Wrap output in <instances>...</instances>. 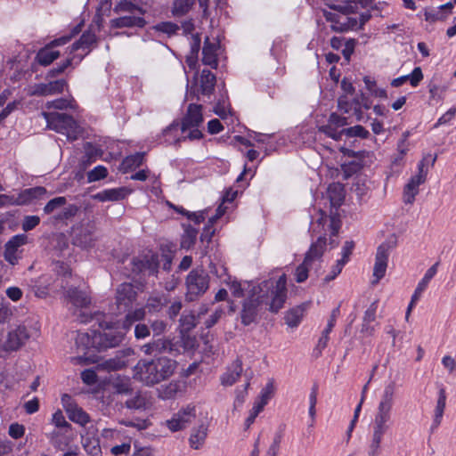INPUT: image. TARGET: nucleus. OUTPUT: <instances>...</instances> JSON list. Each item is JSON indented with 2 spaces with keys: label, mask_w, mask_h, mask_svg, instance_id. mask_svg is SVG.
Wrapping results in <instances>:
<instances>
[{
  "label": "nucleus",
  "mask_w": 456,
  "mask_h": 456,
  "mask_svg": "<svg viewBox=\"0 0 456 456\" xmlns=\"http://www.w3.org/2000/svg\"><path fill=\"white\" fill-rule=\"evenodd\" d=\"M67 203V200L63 196L53 198L49 200L48 203L43 208L45 215H51L57 211L59 208L64 207Z\"/></svg>",
  "instance_id": "nucleus-47"
},
{
  "label": "nucleus",
  "mask_w": 456,
  "mask_h": 456,
  "mask_svg": "<svg viewBox=\"0 0 456 456\" xmlns=\"http://www.w3.org/2000/svg\"><path fill=\"white\" fill-rule=\"evenodd\" d=\"M203 121L202 106L196 103L189 104L181 122V131L185 135L176 138L175 142L179 143L181 141L187 139L190 141L201 139L203 134L200 127Z\"/></svg>",
  "instance_id": "nucleus-5"
},
{
  "label": "nucleus",
  "mask_w": 456,
  "mask_h": 456,
  "mask_svg": "<svg viewBox=\"0 0 456 456\" xmlns=\"http://www.w3.org/2000/svg\"><path fill=\"white\" fill-rule=\"evenodd\" d=\"M446 403V392L444 387H440L438 392V398L436 402V406L435 409V416L433 419V424L431 426V429L434 430L436 428L441 421L444 415V408Z\"/></svg>",
  "instance_id": "nucleus-33"
},
{
  "label": "nucleus",
  "mask_w": 456,
  "mask_h": 456,
  "mask_svg": "<svg viewBox=\"0 0 456 456\" xmlns=\"http://www.w3.org/2000/svg\"><path fill=\"white\" fill-rule=\"evenodd\" d=\"M168 303L167 297L164 294L151 296L145 305V310L156 314L160 312Z\"/></svg>",
  "instance_id": "nucleus-35"
},
{
  "label": "nucleus",
  "mask_w": 456,
  "mask_h": 456,
  "mask_svg": "<svg viewBox=\"0 0 456 456\" xmlns=\"http://www.w3.org/2000/svg\"><path fill=\"white\" fill-rule=\"evenodd\" d=\"M71 100L65 98H59L46 103V108L55 110H65L68 108H73Z\"/></svg>",
  "instance_id": "nucleus-57"
},
{
  "label": "nucleus",
  "mask_w": 456,
  "mask_h": 456,
  "mask_svg": "<svg viewBox=\"0 0 456 456\" xmlns=\"http://www.w3.org/2000/svg\"><path fill=\"white\" fill-rule=\"evenodd\" d=\"M108 175V170L104 166L99 165L87 173L89 183L96 182L105 178Z\"/></svg>",
  "instance_id": "nucleus-54"
},
{
  "label": "nucleus",
  "mask_w": 456,
  "mask_h": 456,
  "mask_svg": "<svg viewBox=\"0 0 456 456\" xmlns=\"http://www.w3.org/2000/svg\"><path fill=\"white\" fill-rule=\"evenodd\" d=\"M197 235V229L191 226L186 227L182 237L181 247L183 248H190L195 243Z\"/></svg>",
  "instance_id": "nucleus-46"
},
{
  "label": "nucleus",
  "mask_w": 456,
  "mask_h": 456,
  "mask_svg": "<svg viewBox=\"0 0 456 456\" xmlns=\"http://www.w3.org/2000/svg\"><path fill=\"white\" fill-rule=\"evenodd\" d=\"M195 0H175L172 13L175 16H183L186 14L194 4Z\"/></svg>",
  "instance_id": "nucleus-43"
},
{
  "label": "nucleus",
  "mask_w": 456,
  "mask_h": 456,
  "mask_svg": "<svg viewBox=\"0 0 456 456\" xmlns=\"http://www.w3.org/2000/svg\"><path fill=\"white\" fill-rule=\"evenodd\" d=\"M137 292L132 283L124 282L117 288L116 304L119 313L127 311L135 301Z\"/></svg>",
  "instance_id": "nucleus-13"
},
{
  "label": "nucleus",
  "mask_w": 456,
  "mask_h": 456,
  "mask_svg": "<svg viewBox=\"0 0 456 456\" xmlns=\"http://www.w3.org/2000/svg\"><path fill=\"white\" fill-rule=\"evenodd\" d=\"M439 262L435 263L431 267H429L426 273L424 274L423 278L419 281L418 283L415 291L411 297V303L408 306V312L411 311L412 305L419 300L423 291L428 288V283L433 279V277L436 274L437 269L439 266ZM409 313H407L408 314Z\"/></svg>",
  "instance_id": "nucleus-22"
},
{
  "label": "nucleus",
  "mask_w": 456,
  "mask_h": 456,
  "mask_svg": "<svg viewBox=\"0 0 456 456\" xmlns=\"http://www.w3.org/2000/svg\"><path fill=\"white\" fill-rule=\"evenodd\" d=\"M144 160V153L136 152L135 154L127 156L122 162V166L126 171L133 170L140 167Z\"/></svg>",
  "instance_id": "nucleus-42"
},
{
  "label": "nucleus",
  "mask_w": 456,
  "mask_h": 456,
  "mask_svg": "<svg viewBox=\"0 0 456 456\" xmlns=\"http://www.w3.org/2000/svg\"><path fill=\"white\" fill-rule=\"evenodd\" d=\"M196 419V410L194 406L187 405L179 410L170 419L166 421L167 427L172 432H176L186 428Z\"/></svg>",
  "instance_id": "nucleus-10"
},
{
  "label": "nucleus",
  "mask_w": 456,
  "mask_h": 456,
  "mask_svg": "<svg viewBox=\"0 0 456 456\" xmlns=\"http://www.w3.org/2000/svg\"><path fill=\"white\" fill-rule=\"evenodd\" d=\"M94 321L99 329L94 330L91 338L93 346L99 350L118 346L125 338L126 330L120 324L119 321L113 322L111 317L103 313H94L90 317L81 316L82 322Z\"/></svg>",
  "instance_id": "nucleus-3"
},
{
  "label": "nucleus",
  "mask_w": 456,
  "mask_h": 456,
  "mask_svg": "<svg viewBox=\"0 0 456 456\" xmlns=\"http://www.w3.org/2000/svg\"><path fill=\"white\" fill-rule=\"evenodd\" d=\"M68 86L65 79L50 81L49 83H38L30 86L28 94L30 96H49L61 94Z\"/></svg>",
  "instance_id": "nucleus-14"
},
{
  "label": "nucleus",
  "mask_w": 456,
  "mask_h": 456,
  "mask_svg": "<svg viewBox=\"0 0 456 456\" xmlns=\"http://www.w3.org/2000/svg\"><path fill=\"white\" fill-rule=\"evenodd\" d=\"M362 164L360 160H352L342 166V170L344 172V178L347 179L357 174L362 168Z\"/></svg>",
  "instance_id": "nucleus-52"
},
{
  "label": "nucleus",
  "mask_w": 456,
  "mask_h": 456,
  "mask_svg": "<svg viewBox=\"0 0 456 456\" xmlns=\"http://www.w3.org/2000/svg\"><path fill=\"white\" fill-rule=\"evenodd\" d=\"M68 432L62 430H53L48 436L51 444L57 450L64 451L68 448L70 438L67 435Z\"/></svg>",
  "instance_id": "nucleus-32"
},
{
  "label": "nucleus",
  "mask_w": 456,
  "mask_h": 456,
  "mask_svg": "<svg viewBox=\"0 0 456 456\" xmlns=\"http://www.w3.org/2000/svg\"><path fill=\"white\" fill-rule=\"evenodd\" d=\"M180 322L181 325L186 330H191L198 323L197 317L194 314H183L180 319Z\"/></svg>",
  "instance_id": "nucleus-63"
},
{
  "label": "nucleus",
  "mask_w": 456,
  "mask_h": 456,
  "mask_svg": "<svg viewBox=\"0 0 456 456\" xmlns=\"http://www.w3.org/2000/svg\"><path fill=\"white\" fill-rule=\"evenodd\" d=\"M242 362L237 358L228 368L226 372L221 376V383L224 386L233 385L242 373Z\"/></svg>",
  "instance_id": "nucleus-27"
},
{
  "label": "nucleus",
  "mask_w": 456,
  "mask_h": 456,
  "mask_svg": "<svg viewBox=\"0 0 456 456\" xmlns=\"http://www.w3.org/2000/svg\"><path fill=\"white\" fill-rule=\"evenodd\" d=\"M216 84V76L208 69H203L200 76V89L199 92L203 96L210 98L212 95L215 86Z\"/></svg>",
  "instance_id": "nucleus-26"
},
{
  "label": "nucleus",
  "mask_w": 456,
  "mask_h": 456,
  "mask_svg": "<svg viewBox=\"0 0 456 456\" xmlns=\"http://www.w3.org/2000/svg\"><path fill=\"white\" fill-rule=\"evenodd\" d=\"M129 191L126 187L106 189L94 194L93 199L100 202L118 201L125 199Z\"/></svg>",
  "instance_id": "nucleus-24"
},
{
  "label": "nucleus",
  "mask_w": 456,
  "mask_h": 456,
  "mask_svg": "<svg viewBox=\"0 0 456 456\" xmlns=\"http://www.w3.org/2000/svg\"><path fill=\"white\" fill-rule=\"evenodd\" d=\"M347 125V118L342 117L336 112H332L329 116L327 123L318 127V132L338 142L342 139L343 135H346V126Z\"/></svg>",
  "instance_id": "nucleus-8"
},
{
  "label": "nucleus",
  "mask_w": 456,
  "mask_h": 456,
  "mask_svg": "<svg viewBox=\"0 0 456 456\" xmlns=\"http://www.w3.org/2000/svg\"><path fill=\"white\" fill-rule=\"evenodd\" d=\"M391 426V414L376 411L372 422L371 442L381 443Z\"/></svg>",
  "instance_id": "nucleus-17"
},
{
  "label": "nucleus",
  "mask_w": 456,
  "mask_h": 456,
  "mask_svg": "<svg viewBox=\"0 0 456 456\" xmlns=\"http://www.w3.org/2000/svg\"><path fill=\"white\" fill-rule=\"evenodd\" d=\"M340 224L338 220L321 212V216L316 223L312 224L313 234L320 235L317 240L311 244L308 251L305 253L303 263L296 269L295 279L297 282L301 283L306 281L310 272H313L316 277L320 275L322 255L327 244L326 232L329 230L330 236H337Z\"/></svg>",
  "instance_id": "nucleus-2"
},
{
  "label": "nucleus",
  "mask_w": 456,
  "mask_h": 456,
  "mask_svg": "<svg viewBox=\"0 0 456 456\" xmlns=\"http://www.w3.org/2000/svg\"><path fill=\"white\" fill-rule=\"evenodd\" d=\"M145 311V308L142 307L129 311L120 324L127 331L135 322H139L144 319L146 314Z\"/></svg>",
  "instance_id": "nucleus-37"
},
{
  "label": "nucleus",
  "mask_w": 456,
  "mask_h": 456,
  "mask_svg": "<svg viewBox=\"0 0 456 456\" xmlns=\"http://www.w3.org/2000/svg\"><path fill=\"white\" fill-rule=\"evenodd\" d=\"M328 195L332 205H341L345 198L343 186L340 183L330 184L328 188Z\"/></svg>",
  "instance_id": "nucleus-41"
},
{
  "label": "nucleus",
  "mask_w": 456,
  "mask_h": 456,
  "mask_svg": "<svg viewBox=\"0 0 456 456\" xmlns=\"http://www.w3.org/2000/svg\"><path fill=\"white\" fill-rule=\"evenodd\" d=\"M133 354L134 350L131 348L119 351L115 357L104 361L102 366L109 371L121 370L127 365V361L126 358L132 355Z\"/></svg>",
  "instance_id": "nucleus-25"
},
{
  "label": "nucleus",
  "mask_w": 456,
  "mask_h": 456,
  "mask_svg": "<svg viewBox=\"0 0 456 456\" xmlns=\"http://www.w3.org/2000/svg\"><path fill=\"white\" fill-rule=\"evenodd\" d=\"M306 305H297L289 312H287L285 315V322L289 327H297L300 323L302 317L304 315V312L305 310Z\"/></svg>",
  "instance_id": "nucleus-36"
},
{
  "label": "nucleus",
  "mask_w": 456,
  "mask_h": 456,
  "mask_svg": "<svg viewBox=\"0 0 456 456\" xmlns=\"http://www.w3.org/2000/svg\"><path fill=\"white\" fill-rule=\"evenodd\" d=\"M176 368V361L167 356L142 359L134 368V378L145 386L152 387L169 379Z\"/></svg>",
  "instance_id": "nucleus-4"
},
{
  "label": "nucleus",
  "mask_w": 456,
  "mask_h": 456,
  "mask_svg": "<svg viewBox=\"0 0 456 456\" xmlns=\"http://www.w3.org/2000/svg\"><path fill=\"white\" fill-rule=\"evenodd\" d=\"M345 265L340 260H337L336 264L331 267L330 273L325 276L324 282L328 283L333 281L342 272Z\"/></svg>",
  "instance_id": "nucleus-62"
},
{
  "label": "nucleus",
  "mask_w": 456,
  "mask_h": 456,
  "mask_svg": "<svg viewBox=\"0 0 456 456\" xmlns=\"http://www.w3.org/2000/svg\"><path fill=\"white\" fill-rule=\"evenodd\" d=\"M29 338V333L25 326L19 325L7 333L3 348L6 352L16 351Z\"/></svg>",
  "instance_id": "nucleus-15"
},
{
  "label": "nucleus",
  "mask_w": 456,
  "mask_h": 456,
  "mask_svg": "<svg viewBox=\"0 0 456 456\" xmlns=\"http://www.w3.org/2000/svg\"><path fill=\"white\" fill-rule=\"evenodd\" d=\"M80 31V25L76 26L69 35L61 37L49 43L50 46H60L67 44L70 39Z\"/></svg>",
  "instance_id": "nucleus-59"
},
{
  "label": "nucleus",
  "mask_w": 456,
  "mask_h": 456,
  "mask_svg": "<svg viewBox=\"0 0 456 456\" xmlns=\"http://www.w3.org/2000/svg\"><path fill=\"white\" fill-rule=\"evenodd\" d=\"M68 297L71 303L77 307L87 306L91 300L86 292L80 291L77 289H69L68 290Z\"/></svg>",
  "instance_id": "nucleus-38"
},
{
  "label": "nucleus",
  "mask_w": 456,
  "mask_h": 456,
  "mask_svg": "<svg viewBox=\"0 0 456 456\" xmlns=\"http://www.w3.org/2000/svg\"><path fill=\"white\" fill-rule=\"evenodd\" d=\"M45 194L46 189L42 186L25 189L17 194H0V208L28 205L34 200L40 199Z\"/></svg>",
  "instance_id": "nucleus-7"
},
{
  "label": "nucleus",
  "mask_w": 456,
  "mask_h": 456,
  "mask_svg": "<svg viewBox=\"0 0 456 456\" xmlns=\"http://www.w3.org/2000/svg\"><path fill=\"white\" fill-rule=\"evenodd\" d=\"M395 245V240H387L379 246L373 268V276L375 277L373 283L379 282L385 276L389 253Z\"/></svg>",
  "instance_id": "nucleus-9"
},
{
  "label": "nucleus",
  "mask_w": 456,
  "mask_h": 456,
  "mask_svg": "<svg viewBox=\"0 0 456 456\" xmlns=\"http://www.w3.org/2000/svg\"><path fill=\"white\" fill-rule=\"evenodd\" d=\"M395 390L396 385L395 381H389L387 384H386L377 408V411L391 414L395 403Z\"/></svg>",
  "instance_id": "nucleus-20"
},
{
  "label": "nucleus",
  "mask_w": 456,
  "mask_h": 456,
  "mask_svg": "<svg viewBox=\"0 0 456 456\" xmlns=\"http://www.w3.org/2000/svg\"><path fill=\"white\" fill-rule=\"evenodd\" d=\"M153 29L171 37L177 33V31L180 29V27L171 21H163L153 26Z\"/></svg>",
  "instance_id": "nucleus-49"
},
{
  "label": "nucleus",
  "mask_w": 456,
  "mask_h": 456,
  "mask_svg": "<svg viewBox=\"0 0 456 456\" xmlns=\"http://www.w3.org/2000/svg\"><path fill=\"white\" fill-rule=\"evenodd\" d=\"M47 127L58 133L67 132L76 126L74 118L65 113L59 112H43Z\"/></svg>",
  "instance_id": "nucleus-11"
},
{
  "label": "nucleus",
  "mask_w": 456,
  "mask_h": 456,
  "mask_svg": "<svg viewBox=\"0 0 456 456\" xmlns=\"http://www.w3.org/2000/svg\"><path fill=\"white\" fill-rule=\"evenodd\" d=\"M27 236L25 234H18L12 236L4 245V258L12 265L18 264L20 256L19 255V248L26 244Z\"/></svg>",
  "instance_id": "nucleus-16"
},
{
  "label": "nucleus",
  "mask_w": 456,
  "mask_h": 456,
  "mask_svg": "<svg viewBox=\"0 0 456 456\" xmlns=\"http://www.w3.org/2000/svg\"><path fill=\"white\" fill-rule=\"evenodd\" d=\"M145 25L146 20L144 18L135 14L123 15L110 20V27L111 28H142Z\"/></svg>",
  "instance_id": "nucleus-19"
},
{
  "label": "nucleus",
  "mask_w": 456,
  "mask_h": 456,
  "mask_svg": "<svg viewBox=\"0 0 456 456\" xmlns=\"http://www.w3.org/2000/svg\"><path fill=\"white\" fill-rule=\"evenodd\" d=\"M183 385L180 381H172L167 385L158 388V396L162 400H169L175 398L182 392Z\"/></svg>",
  "instance_id": "nucleus-31"
},
{
  "label": "nucleus",
  "mask_w": 456,
  "mask_h": 456,
  "mask_svg": "<svg viewBox=\"0 0 456 456\" xmlns=\"http://www.w3.org/2000/svg\"><path fill=\"white\" fill-rule=\"evenodd\" d=\"M83 447L90 456H102V449L99 441L95 438H84Z\"/></svg>",
  "instance_id": "nucleus-44"
},
{
  "label": "nucleus",
  "mask_w": 456,
  "mask_h": 456,
  "mask_svg": "<svg viewBox=\"0 0 456 456\" xmlns=\"http://www.w3.org/2000/svg\"><path fill=\"white\" fill-rule=\"evenodd\" d=\"M61 403L71 421L81 426H86L90 422L89 415L77 404L69 395H62Z\"/></svg>",
  "instance_id": "nucleus-12"
},
{
  "label": "nucleus",
  "mask_w": 456,
  "mask_h": 456,
  "mask_svg": "<svg viewBox=\"0 0 456 456\" xmlns=\"http://www.w3.org/2000/svg\"><path fill=\"white\" fill-rule=\"evenodd\" d=\"M208 436V426L201 423L197 428H193L189 438L190 446L192 449L199 450L202 447Z\"/></svg>",
  "instance_id": "nucleus-30"
},
{
  "label": "nucleus",
  "mask_w": 456,
  "mask_h": 456,
  "mask_svg": "<svg viewBox=\"0 0 456 456\" xmlns=\"http://www.w3.org/2000/svg\"><path fill=\"white\" fill-rule=\"evenodd\" d=\"M145 354L171 353L174 350V344L170 339L158 338L142 346Z\"/></svg>",
  "instance_id": "nucleus-23"
},
{
  "label": "nucleus",
  "mask_w": 456,
  "mask_h": 456,
  "mask_svg": "<svg viewBox=\"0 0 456 456\" xmlns=\"http://www.w3.org/2000/svg\"><path fill=\"white\" fill-rule=\"evenodd\" d=\"M338 107L345 114H353L357 121L363 119V112L360 110V99L354 98L349 100L346 95H342L338 100Z\"/></svg>",
  "instance_id": "nucleus-21"
},
{
  "label": "nucleus",
  "mask_w": 456,
  "mask_h": 456,
  "mask_svg": "<svg viewBox=\"0 0 456 456\" xmlns=\"http://www.w3.org/2000/svg\"><path fill=\"white\" fill-rule=\"evenodd\" d=\"M52 423L55 426V429L69 432L71 425L66 420L61 410L56 411L52 416Z\"/></svg>",
  "instance_id": "nucleus-45"
},
{
  "label": "nucleus",
  "mask_w": 456,
  "mask_h": 456,
  "mask_svg": "<svg viewBox=\"0 0 456 456\" xmlns=\"http://www.w3.org/2000/svg\"><path fill=\"white\" fill-rule=\"evenodd\" d=\"M287 299V278L285 274L278 280L263 281L250 290L249 297L244 301L241 310V322L249 325L256 319L258 307L268 305L269 310L277 313L284 305Z\"/></svg>",
  "instance_id": "nucleus-1"
},
{
  "label": "nucleus",
  "mask_w": 456,
  "mask_h": 456,
  "mask_svg": "<svg viewBox=\"0 0 456 456\" xmlns=\"http://www.w3.org/2000/svg\"><path fill=\"white\" fill-rule=\"evenodd\" d=\"M96 43V35L90 31H85L80 38L72 44L70 47V53L78 51L83 50L86 51V54L90 53L92 46Z\"/></svg>",
  "instance_id": "nucleus-29"
},
{
  "label": "nucleus",
  "mask_w": 456,
  "mask_h": 456,
  "mask_svg": "<svg viewBox=\"0 0 456 456\" xmlns=\"http://www.w3.org/2000/svg\"><path fill=\"white\" fill-rule=\"evenodd\" d=\"M130 394L132 396L128 398L125 403L126 408L133 410H142L146 407L147 400L141 391H136L134 393L132 392Z\"/></svg>",
  "instance_id": "nucleus-39"
},
{
  "label": "nucleus",
  "mask_w": 456,
  "mask_h": 456,
  "mask_svg": "<svg viewBox=\"0 0 456 456\" xmlns=\"http://www.w3.org/2000/svg\"><path fill=\"white\" fill-rule=\"evenodd\" d=\"M221 215L222 212H220L218 208L216 215L209 218L208 224L204 227V230L200 235L201 241L206 240L207 242H209L211 240V238L215 233V229H213L212 227L213 224L214 222H216V219L220 217Z\"/></svg>",
  "instance_id": "nucleus-51"
},
{
  "label": "nucleus",
  "mask_w": 456,
  "mask_h": 456,
  "mask_svg": "<svg viewBox=\"0 0 456 456\" xmlns=\"http://www.w3.org/2000/svg\"><path fill=\"white\" fill-rule=\"evenodd\" d=\"M137 5L129 0H120L113 8V12L117 14L126 12L128 14H134Z\"/></svg>",
  "instance_id": "nucleus-53"
},
{
  "label": "nucleus",
  "mask_w": 456,
  "mask_h": 456,
  "mask_svg": "<svg viewBox=\"0 0 456 456\" xmlns=\"http://www.w3.org/2000/svg\"><path fill=\"white\" fill-rule=\"evenodd\" d=\"M94 231L95 227L94 224H87L80 227L74 232L73 244L82 248H93L96 241Z\"/></svg>",
  "instance_id": "nucleus-18"
},
{
  "label": "nucleus",
  "mask_w": 456,
  "mask_h": 456,
  "mask_svg": "<svg viewBox=\"0 0 456 456\" xmlns=\"http://www.w3.org/2000/svg\"><path fill=\"white\" fill-rule=\"evenodd\" d=\"M59 56L60 52L53 50V47L48 44L37 52L36 61L42 66H48L58 59Z\"/></svg>",
  "instance_id": "nucleus-34"
},
{
  "label": "nucleus",
  "mask_w": 456,
  "mask_h": 456,
  "mask_svg": "<svg viewBox=\"0 0 456 456\" xmlns=\"http://www.w3.org/2000/svg\"><path fill=\"white\" fill-rule=\"evenodd\" d=\"M408 77V81L411 86L416 87L419 86L420 81L423 79V73L419 67L414 68L411 74L406 75Z\"/></svg>",
  "instance_id": "nucleus-64"
},
{
  "label": "nucleus",
  "mask_w": 456,
  "mask_h": 456,
  "mask_svg": "<svg viewBox=\"0 0 456 456\" xmlns=\"http://www.w3.org/2000/svg\"><path fill=\"white\" fill-rule=\"evenodd\" d=\"M40 223V218L37 216H27L22 222V230L28 232L37 226Z\"/></svg>",
  "instance_id": "nucleus-61"
},
{
  "label": "nucleus",
  "mask_w": 456,
  "mask_h": 456,
  "mask_svg": "<svg viewBox=\"0 0 456 456\" xmlns=\"http://www.w3.org/2000/svg\"><path fill=\"white\" fill-rule=\"evenodd\" d=\"M418 193L419 185H417L415 182L409 181L403 189V202L412 204Z\"/></svg>",
  "instance_id": "nucleus-48"
},
{
  "label": "nucleus",
  "mask_w": 456,
  "mask_h": 456,
  "mask_svg": "<svg viewBox=\"0 0 456 456\" xmlns=\"http://www.w3.org/2000/svg\"><path fill=\"white\" fill-rule=\"evenodd\" d=\"M186 299L194 301L209 288V276L203 269H192L186 277Z\"/></svg>",
  "instance_id": "nucleus-6"
},
{
  "label": "nucleus",
  "mask_w": 456,
  "mask_h": 456,
  "mask_svg": "<svg viewBox=\"0 0 456 456\" xmlns=\"http://www.w3.org/2000/svg\"><path fill=\"white\" fill-rule=\"evenodd\" d=\"M73 59L68 58L63 62L60 63L57 67L51 69L46 73V78H53L65 71L72 63Z\"/></svg>",
  "instance_id": "nucleus-58"
},
{
  "label": "nucleus",
  "mask_w": 456,
  "mask_h": 456,
  "mask_svg": "<svg viewBox=\"0 0 456 456\" xmlns=\"http://www.w3.org/2000/svg\"><path fill=\"white\" fill-rule=\"evenodd\" d=\"M346 135L347 137H360L365 139L369 137L370 133L363 126L357 125L352 127H347Z\"/></svg>",
  "instance_id": "nucleus-56"
},
{
  "label": "nucleus",
  "mask_w": 456,
  "mask_h": 456,
  "mask_svg": "<svg viewBox=\"0 0 456 456\" xmlns=\"http://www.w3.org/2000/svg\"><path fill=\"white\" fill-rule=\"evenodd\" d=\"M427 174H428V170L425 169V160L422 159L419 164H418V174H416L415 175H413L410 181L411 182H415V183L417 185H420L422 183H425L426 181V178H427Z\"/></svg>",
  "instance_id": "nucleus-55"
},
{
  "label": "nucleus",
  "mask_w": 456,
  "mask_h": 456,
  "mask_svg": "<svg viewBox=\"0 0 456 456\" xmlns=\"http://www.w3.org/2000/svg\"><path fill=\"white\" fill-rule=\"evenodd\" d=\"M78 212V207L69 204L64 207L60 212L53 216L54 223H63L74 217Z\"/></svg>",
  "instance_id": "nucleus-40"
},
{
  "label": "nucleus",
  "mask_w": 456,
  "mask_h": 456,
  "mask_svg": "<svg viewBox=\"0 0 456 456\" xmlns=\"http://www.w3.org/2000/svg\"><path fill=\"white\" fill-rule=\"evenodd\" d=\"M283 436L284 428H280V429L275 432L273 443L270 445L265 456H277Z\"/></svg>",
  "instance_id": "nucleus-50"
},
{
  "label": "nucleus",
  "mask_w": 456,
  "mask_h": 456,
  "mask_svg": "<svg viewBox=\"0 0 456 456\" xmlns=\"http://www.w3.org/2000/svg\"><path fill=\"white\" fill-rule=\"evenodd\" d=\"M80 31V25L76 26L69 35L61 37L49 43L50 46H60L67 44L70 39Z\"/></svg>",
  "instance_id": "nucleus-60"
},
{
  "label": "nucleus",
  "mask_w": 456,
  "mask_h": 456,
  "mask_svg": "<svg viewBox=\"0 0 456 456\" xmlns=\"http://www.w3.org/2000/svg\"><path fill=\"white\" fill-rule=\"evenodd\" d=\"M217 46L216 43H211L208 37H206L202 49V62L205 65L216 69L218 65Z\"/></svg>",
  "instance_id": "nucleus-28"
}]
</instances>
